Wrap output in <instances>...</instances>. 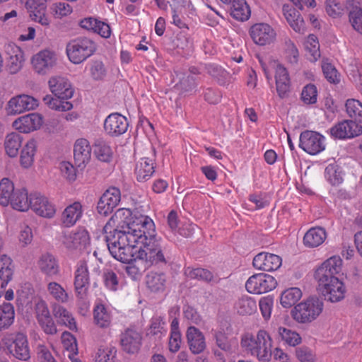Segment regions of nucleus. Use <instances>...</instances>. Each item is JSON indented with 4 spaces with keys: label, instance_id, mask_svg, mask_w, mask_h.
I'll use <instances>...</instances> for the list:
<instances>
[{
    "label": "nucleus",
    "instance_id": "f257e3e1",
    "mask_svg": "<svg viewBox=\"0 0 362 362\" xmlns=\"http://www.w3.org/2000/svg\"><path fill=\"white\" fill-rule=\"evenodd\" d=\"M153 223L150 217L138 211L118 209L103 228L112 256L121 262H129L132 257L130 244L146 240L144 230L151 233Z\"/></svg>",
    "mask_w": 362,
    "mask_h": 362
},
{
    "label": "nucleus",
    "instance_id": "f03ea898",
    "mask_svg": "<svg viewBox=\"0 0 362 362\" xmlns=\"http://www.w3.org/2000/svg\"><path fill=\"white\" fill-rule=\"evenodd\" d=\"M146 232V230H144ZM155 224L151 233H145L146 240L141 243L130 244L131 254L132 257L129 262L139 261L143 264V269L145 270L152 265L165 264L167 262L165 256V247L160 238H156Z\"/></svg>",
    "mask_w": 362,
    "mask_h": 362
},
{
    "label": "nucleus",
    "instance_id": "7ed1b4c3",
    "mask_svg": "<svg viewBox=\"0 0 362 362\" xmlns=\"http://www.w3.org/2000/svg\"><path fill=\"white\" fill-rule=\"evenodd\" d=\"M242 349L257 357L259 361H269L272 356L273 339L269 333L261 329L256 334L247 332L242 335L240 340Z\"/></svg>",
    "mask_w": 362,
    "mask_h": 362
},
{
    "label": "nucleus",
    "instance_id": "20e7f679",
    "mask_svg": "<svg viewBox=\"0 0 362 362\" xmlns=\"http://www.w3.org/2000/svg\"><path fill=\"white\" fill-rule=\"evenodd\" d=\"M259 62L268 81L272 79V72H274L278 95L281 98L287 97L291 90V78L287 69L276 61H269L267 64L262 58H259Z\"/></svg>",
    "mask_w": 362,
    "mask_h": 362
},
{
    "label": "nucleus",
    "instance_id": "39448f33",
    "mask_svg": "<svg viewBox=\"0 0 362 362\" xmlns=\"http://www.w3.org/2000/svg\"><path fill=\"white\" fill-rule=\"evenodd\" d=\"M323 310L322 300L317 297H310L296 305L291 310V315L296 322L308 324L317 320Z\"/></svg>",
    "mask_w": 362,
    "mask_h": 362
},
{
    "label": "nucleus",
    "instance_id": "423d86ee",
    "mask_svg": "<svg viewBox=\"0 0 362 362\" xmlns=\"http://www.w3.org/2000/svg\"><path fill=\"white\" fill-rule=\"evenodd\" d=\"M96 50L95 43L88 37H80L67 44L66 54L71 62L75 64L84 62Z\"/></svg>",
    "mask_w": 362,
    "mask_h": 362
},
{
    "label": "nucleus",
    "instance_id": "0eeeda50",
    "mask_svg": "<svg viewBox=\"0 0 362 362\" xmlns=\"http://www.w3.org/2000/svg\"><path fill=\"white\" fill-rule=\"evenodd\" d=\"M318 290L325 298L331 303H338L344 299L347 289L345 284L338 277L315 279Z\"/></svg>",
    "mask_w": 362,
    "mask_h": 362
},
{
    "label": "nucleus",
    "instance_id": "6e6552de",
    "mask_svg": "<svg viewBox=\"0 0 362 362\" xmlns=\"http://www.w3.org/2000/svg\"><path fill=\"white\" fill-rule=\"evenodd\" d=\"M90 273L86 261L79 260L74 267V291L77 300H83L88 295Z\"/></svg>",
    "mask_w": 362,
    "mask_h": 362
},
{
    "label": "nucleus",
    "instance_id": "1a4fd4ad",
    "mask_svg": "<svg viewBox=\"0 0 362 362\" xmlns=\"http://www.w3.org/2000/svg\"><path fill=\"white\" fill-rule=\"evenodd\" d=\"M62 243L69 252L78 253L89 245L90 235L85 228H78L74 231L64 234Z\"/></svg>",
    "mask_w": 362,
    "mask_h": 362
},
{
    "label": "nucleus",
    "instance_id": "9d476101",
    "mask_svg": "<svg viewBox=\"0 0 362 362\" xmlns=\"http://www.w3.org/2000/svg\"><path fill=\"white\" fill-rule=\"evenodd\" d=\"M58 57L57 53L51 49H42L31 58V65L33 70L38 74L46 75L55 67Z\"/></svg>",
    "mask_w": 362,
    "mask_h": 362
},
{
    "label": "nucleus",
    "instance_id": "9b49d317",
    "mask_svg": "<svg viewBox=\"0 0 362 362\" xmlns=\"http://www.w3.org/2000/svg\"><path fill=\"white\" fill-rule=\"evenodd\" d=\"M277 286L275 278L264 273L256 274L251 276L245 283L246 290L254 294H262L269 292Z\"/></svg>",
    "mask_w": 362,
    "mask_h": 362
},
{
    "label": "nucleus",
    "instance_id": "f8f14e48",
    "mask_svg": "<svg viewBox=\"0 0 362 362\" xmlns=\"http://www.w3.org/2000/svg\"><path fill=\"white\" fill-rule=\"evenodd\" d=\"M249 34L253 42L259 46L270 45L276 40V30L266 23H257L252 25Z\"/></svg>",
    "mask_w": 362,
    "mask_h": 362
},
{
    "label": "nucleus",
    "instance_id": "ddd939ff",
    "mask_svg": "<svg viewBox=\"0 0 362 362\" xmlns=\"http://www.w3.org/2000/svg\"><path fill=\"white\" fill-rule=\"evenodd\" d=\"M299 146L310 155L318 154L325 149V137L316 132L305 131L300 135Z\"/></svg>",
    "mask_w": 362,
    "mask_h": 362
},
{
    "label": "nucleus",
    "instance_id": "4468645a",
    "mask_svg": "<svg viewBox=\"0 0 362 362\" xmlns=\"http://www.w3.org/2000/svg\"><path fill=\"white\" fill-rule=\"evenodd\" d=\"M44 124L43 116L33 112L18 117L12 124L13 127L21 133L28 134L40 129Z\"/></svg>",
    "mask_w": 362,
    "mask_h": 362
},
{
    "label": "nucleus",
    "instance_id": "2eb2a0df",
    "mask_svg": "<svg viewBox=\"0 0 362 362\" xmlns=\"http://www.w3.org/2000/svg\"><path fill=\"white\" fill-rule=\"evenodd\" d=\"M38 106V101L28 95H19L13 97L8 102L6 111L9 115H19L25 111L35 109Z\"/></svg>",
    "mask_w": 362,
    "mask_h": 362
},
{
    "label": "nucleus",
    "instance_id": "dca6fc26",
    "mask_svg": "<svg viewBox=\"0 0 362 362\" xmlns=\"http://www.w3.org/2000/svg\"><path fill=\"white\" fill-rule=\"evenodd\" d=\"M121 199L120 190L117 187H110L100 197L97 209L100 214L107 216L118 205Z\"/></svg>",
    "mask_w": 362,
    "mask_h": 362
},
{
    "label": "nucleus",
    "instance_id": "f3484780",
    "mask_svg": "<svg viewBox=\"0 0 362 362\" xmlns=\"http://www.w3.org/2000/svg\"><path fill=\"white\" fill-rule=\"evenodd\" d=\"M330 133L337 139H351L362 134V126L353 120H344L332 127Z\"/></svg>",
    "mask_w": 362,
    "mask_h": 362
},
{
    "label": "nucleus",
    "instance_id": "a211bd4d",
    "mask_svg": "<svg viewBox=\"0 0 362 362\" xmlns=\"http://www.w3.org/2000/svg\"><path fill=\"white\" fill-rule=\"evenodd\" d=\"M128 126L127 117L117 112L109 115L104 122L105 132L112 136L124 134L127 131Z\"/></svg>",
    "mask_w": 362,
    "mask_h": 362
},
{
    "label": "nucleus",
    "instance_id": "6ab92c4d",
    "mask_svg": "<svg viewBox=\"0 0 362 362\" xmlns=\"http://www.w3.org/2000/svg\"><path fill=\"white\" fill-rule=\"evenodd\" d=\"M30 209L38 216L52 218L54 216L57 209L55 205L47 197L40 193H33Z\"/></svg>",
    "mask_w": 362,
    "mask_h": 362
},
{
    "label": "nucleus",
    "instance_id": "aec40b11",
    "mask_svg": "<svg viewBox=\"0 0 362 362\" xmlns=\"http://www.w3.org/2000/svg\"><path fill=\"white\" fill-rule=\"evenodd\" d=\"M50 91L59 98L69 99L74 95L70 81L62 76H53L48 81Z\"/></svg>",
    "mask_w": 362,
    "mask_h": 362
},
{
    "label": "nucleus",
    "instance_id": "412c9836",
    "mask_svg": "<svg viewBox=\"0 0 362 362\" xmlns=\"http://www.w3.org/2000/svg\"><path fill=\"white\" fill-rule=\"evenodd\" d=\"M5 52L8 56L6 68L11 74L18 73L23 67L24 62V53L21 48L13 43H9L5 47Z\"/></svg>",
    "mask_w": 362,
    "mask_h": 362
},
{
    "label": "nucleus",
    "instance_id": "4be33fe9",
    "mask_svg": "<svg viewBox=\"0 0 362 362\" xmlns=\"http://www.w3.org/2000/svg\"><path fill=\"white\" fill-rule=\"evenodd\" d=\"M282 264L281 257L277 255L269 252H260L253 259L254 267L265 272L277 270Z\"/></svg>",
    "mask_w": 362,
    "mask_h": 362
},
{
    "label": "nucleus",
    "instance_id": "5701e85b",
    "mask_svg": "<svg viewBox=\"0 0 362 362\" xmlns=\"http://www.w3.org/2000/svg\"><path fill=\"white\" fill-rule=\"evenodd\" d=\"M342 269V259L339 256H333L325 260L315 272V279L337 277Z\"/></svg>",
    "mask_w": 362,
    "mask_h": 362
},
{
    "label": "nucleus",
    "instance_id": "b1692460",
    "mask_svg": "<svg viewBox=\"0 0 362 362\" xmlns=\"http://www.w3.org/2000/svg\"><path fill=\"white\" fill-rule=\"evenodd\" d=\"M26 8L32 20L44 26L49 25L50 21L46 15V0H28Z\"/></svg>",
    "mask_w": 362,
    "mask_h": 362
},
{
    "label": "nucleus",
    "instance_id": "393cba45",
    "mask_svg": "<svg viewBox=\"0 0 362 362\" xmlns=\"http://www.w3.org/2000/svg\"><path fill=\"white\" fill-rule=\"evenodd\" d=\"M8 350L15 358L19 360L27 361L30 358L28 339L23 333L16 334L12 344L8 346Z\"/></svg>",
    "mask_w": 362,
    "mask_h": 362
},
{
    "label": "nucleus",
    "instance_id": "a878e982",
    "mask_svg": "<svg viewBox=\"0 0 362 362\" xmlns=\"http://www.w3.org/2000/svg\"><path fill=\"white\" fill-rule=\"evenodd\" d=\"M40 271L47 276L52 277L58 276L60 272V267L57 259L50 253L42 254L37 262Z\"/></svg>",
    "mask_w": 362,
    "mask_h": 362
},
{
    "label": "nucleus",
    "instance_id": "bb28decb",
    "mask_svg": "<svg viewBox=\"0 0 362 362\" xmlns=\"http://www.w3.org/2000/svg\"><path fill=\"white\" fill-rule=\"evenodd\" d=\"M283 12L287 23L292 29L296 33L304 34L306 31V26L299 11L289 5H284Z\"/></svg>",
    "mask_w": 362,
    "mask_h": 362
},
{
    "label": "nucleus",
    "instance_id": "cd10ccee",
    "mask_svg": "<svg viewBox=\"0 0 362 362\" xmlns=\"http://www.w3.org/2000/svg\"><path fill=\"white\" fill-rule=\"evenodd\" d=\"M83 213V206L79 202H75L67 206L62 214L61 221L66 227H71L79 221Z\"/></svg>",
    "mask_w": 362,
    "mask_h": 362
},
{
    "label": "nucleus",
    "instance_id": "c85d7f7f",
    "mask_svg": "<svg viewBox=\"0 0 362 362\" xmlns=\"http://www.w3.org/2000/svg\"><path fill=\"white\" fill-rule=\"evenodd\" d=\"M141 337L136 331L128 329L121 335L120 342L123 350L134 354L138 351L141 345Z\"/></svg>",
    "mask_w": 362,
    "mask_h": 362
},
{
    "label": "nucleus",
    "instance_id": "c756f323",
    "mask_svg": "<svg viewBox=\"0 0 362 362\" xmlns=\"http://www.w3.org/2000/svg\"><path fill=\"white\" fill-rule=\"evenodd\" d=\"M186 335L189 349L193 354H198L205 349V338L199 329L191 326L187 329Z\"/></svg>",
    "mask_w": 362,
    "mask_h": 362
},
{
    "label": "nucleus",
    "instance_id": "7c9ffc66",
    "mask_svg": "<svg viewBox=\"0 0 362 362\" xmlns=\"http://www.w3.org/2000/svg\"><path fill=\"white\" fill-rule=\"evenodd\" d=\"M33 194H28L25 189H16L9 204L15 210L27 211L31 207Z\"/></svg>",
    "mask_w": 362,
    "mask_h": 362
},
{
    "label": "nucleus",
    "instance_id": "2f4dec72",
    "mask_svg": "<svg viewBox=\"0 0 362 362\" xmlns=\"http://www.w3.org/2000/svg\"><path fill=\"white\" fill-rule=\"evenodd\" d=\"M155 169V163L153 159L144 157L136 164L134 173L139 182H144L153 175Z\"/></svg>",
    "mask_w": 362,
    "mask_h": 362
},
{
    "label": "nucleus",
    "instance_id": "473e14b6",
    "mask_svg": "<svg viewBox=\"0 0 362 362\" xmlns=\"http://www.w3.org/2000/svg\"><path fill=\"white\" fill-rule=\"evenodd\" d=\"M91 148L89 141L83 138L76 141L74 148V159L78 165H85L90 159Z\"/></svg>",
    "mask_w": 362,
    "mask_h": 362
},
{
    "label": "nucleus",
    "instance_id": "72a5a7b5",
    "mask_svg": "<svg viewBox=\"0 0 362 362\" xmlns=\"http://www.w3.org/2000/svg\"><path fill=\"white\" fill-rule=\"evenodd\" d=\"M37 147V141L34 139H29L23 146L20 154V164L23 168H29L33 165Z\"/></svg>",
    "mask_w": 362,
    "mask_h": 362
},
{
    "label": "nucleus",
    "instance_id": "f704fd0d",
    "mask_svg": "<svg viewBox=\"0 0 362 362\" xmlns=\"http://www.w3.org/2000/svg\"><path fill=\"white\" fill-rule=\"evenodd\" d=\"M52 312L59 323L65 325L72 331L77 330L76 322L73 315L65 307L59 304H55L52 307Z\"/></svg>",
    "mask_w": 362,
    "mask_h": 362
},
{
    "label": "nucleus",
    "instance_id": "c9c22d12",
    "mask_svg": "<svg viewBox=\"0 0 362 362\" xmlns=\"http://www.w3.org/2000/svg\"><path fill=\"white\" fill-rule=\"evenodd\" d=\"M93 154L100 162L110 163L114 153L110 144L103 139H97L93 145Z\"/></svg>",
    "mask_w": 362,
    "mask_h": 362
},
{
    "label": "nucleus",
    "instance_id": "e433bc0d",
    "mask_svg": "<svg viewBox=\"0 0 362 362\" xmlns=\"http://www.w3.org/2000/svg\"><path fill=\"white\" fill-rule=\"evenodd\" d=\"M327 238L325 230L321 227L309 229L303 237V244L308 247H316L322 245Z\"/></svg>",
    "mask_w": 362,
    "mask_h": 362
},
{
    "label": "nucleus",
    "instance_id": "4c0bfd02",
    "mask_svg": "<svg viewBox=\"0 0 362 362\" xmlns=\"http://www.w3.org/2000/svg\"><path fill=\"white\" fill-rule=\"evenodd\" d=\"M13 275L11 259L6 256L0 257V297L3 295L8 283Z\"/></svg>",
    "mask_w": 362,
    "mask_h": 362
},
{
    "label": "nucleus",
    "instance_id": "58836bf2",
    "mask_svg": "<svg viewBox=\"0 0 362 362\" xmlns=\"http://www.w3.org/2000/svg\"><path fill=\"white\" fill-rule=\"evenodd\" d=\"M47 292L49 296L59 303L69 301L70 295L65 288L57 281H49L47 284Z\"/></svg>",
    "mask_w": 362,
    "mask_h": 362
},
{
    "label": "nucleus",
    "instance_id": "ea45409f",
    "mask_svg": "<svg viewBox=\"0 0 362 362\" xmlns=\"http://www.w3.org/2000/svg\"><path fill=\"white\" fill-rule=\"evenodd\" d=\"M228 3L230 4V15L235 19L244 21L249 18L250 9L245 0H230Z\"/></svg>",
    "mask_w": 362,
    "mask_h": 362
},
{
    "label": "nucleus",
    "instance_id": "a19ab883",
    "mask_svg": "<svg viewBox=\"0 0 362 362\" xmlns=\"http://www.w3.org/2000/svg\"><path fill=\"white\" fill-rule=\"evenodd\" d=\"M349 78L355 84L356 88L362 90V65L356 59H352L346 68Z\"/></svg>",
    "mask_w": 362,
    "mask_h": 362
},
{
    "label": "nucleus",
    "instance_id": "79ce46f5",
    "mask_svg": "<svg viewBox=\"0 0 362 362\" xmlns=\"http://www.w3.org/2000/svg\"><path fill=\"white\" fill-rule=\"evenodd\" d=\"M22 145V136L16 133L12 132L5 138L4 148L6 154L11 158H15L18 154L19 148Z\"/></svg>",
    "mask_w": 362,
    "mask_h": 362
},
{
    "label": "nucleus",
    "instance_id": "37998d69",
    "mask_svg": "<svg viewBox=\"0 0 362 362\" xmlns=\"http://www.w3.org/2000/svg\"><path fill=\"white\" fill-rule=\"evenodd\" d=\"M302 297L301 290L296 287L286 289L281 294L280 303L284 308H291Z\"/></svg>",
    "mask_w": 362,
    "mask_h": 362
},
{
    "label": "nucleus",
    "instance_id": "c03bdc74",
    "mask_svg": "<svg viewBox=\"0 0 362 362\" xmlns=\"http://www.w3.org/2000/svg\"><path fill=\"white\" fill-rule=\"evenodd\" d=\"M93 317L95 324L100 327H107L111 323V315L103 304L95 305Z\"/></svg>",
    "mask_w": 362,
    "mask_h": 362
},
{
    "label": "nucleus",
    "instance_id": "a18cd8bd",
    "mask_svg": "<svg viewBox=\"0 0 362 362\" xmlns=\"http://www.w3.org/2000/svg\"><path fill=\"white\" fill-rule=\"evenodd\" d=\"M14 317V308L11 303H4L0 305V330L11 325Z\"/></svg>",
    "mask_w": 362,
    "mask_h": 362
},
{
    "label": "nucleus",
    "instance_id": "49530a36",
    "mask_svg": "<svg viewBox=\"0 0 362 362\" xmlns=\"http://www.w3.org/2000/svg\"><path fill=\"white\" fill-rule=\"evenodd\" d=\"M67 99L54 98L52 95H47L44 97L43 101L49 108L57 111H69L73 108V105Z\"/></svg>",
    "mask_w": 362,
    "mask_h": 362
},
{
    "label": "nucleus",
    "instance_id": "de8ad7c7",
    "mask_svg": "<svg viewBox=\"0 0 362 362\" xmlns=\"http://www.w3.org/2000/svg\"><path fill=\"white\" fill-rule=\"evenodd\" d=\"M15 191L13 182L8 178H3L0 182V204L8 206Z\"/></svg>",
    "mask_w": 362,
    "mask_h": 362
},
{
    "label": "nucleus",
    "instance_id": "09e8293b",
    "mask_svg": "<svg viewBox=\"0 0 362 362\" xmlns=\"http://www.w3.org/2000/svg\"><path fill=\"white\" fill-rule=\"evenodd\" d=\"M304 45L308 59L316 62L320 57V45L317 37L312 34L309 35Z\"/></svg>",
    "mask_w": 362,
    "mask_h": 362
},
{
    "label": "nucleus",
    "instance_id": "8fccbe9b",
    "mask_svg": "<svg viewBox=\"0 0 362 362\" xmlns=\"http://www.w3.org/2000/svg\"><path fill=\"white\" fill-rule=\"evenodd\" d=\"M146 284L151 291H163L166 284L165 275L163 273H151L147 276Z\"/></svg>",
    "mask_w": 362,
    "mask_h": 362
},
{
    "label": "nucleus",
    "instance_id": "3c124183",
    "mask_svg": "<svg viewBox=\"0 0 362 362\" xmlns=\"http://www.w3.org/2000/svg\"><path fill=\"white\" fill-rule=\"evenodd\" d=\"M278 335L284 343L291 346L300 344L302 341L298 332L284 327L278 328Z\"/></svg>",
    "mask_w": 362,
    "mask_h": 362
},
{
    "label": "nucleus",
    "instance_id": "603ef678",
    "mask_svg": "<svg viewBox=\"0 0 362 362\" xmlns=\"http://www.w3.org/2000/svg\"><path fill=\"white\" fill-rule=\"evenodd\" d=\"M235 308L240 315H251L256 310L257 305L252 298L243 296L238 300Z\"/></svg>",
    "mask_w": 362,
    "mask_h": 362
},
{
    "label": "nucleus",
    "instance_id": "864d4df0",
    "mask_svg": "<svg viewBox=\"0 0 362 362\" xmlns=\"http://www.w3.org/2000/svg\"><path fill=\"white\" fill-rule=\"evenodd\" d=\"M346 110L348 115L355 122L362 123V103L355 99H349L346 103Z\"/></svg>",
    "mask_w": 362,
    "mask_h": 362
},
{
    "label": "nucleus",
    "instance_id": "5fc2aeb1",
    "mask_svg": "<svg viewBox=\"0 0 362 362\" xmlns=\"http://www.w3.org/2000/svg\"><path fill=\"white\" fill-rule=\"evenodd\" d=\"M185 275L189 279H197L204 281H211L213 279L212 273L203 268L187 267L185 269Z\"/></svg>",
    "mask_w": 362,
    "mask_h": 362
},
{
    "label": "nucleus",
    "instance_id": "6e6d98bb",
    "mask_svg": "<svg viewBox=\"0 0 362 362\" xmlns=\"http://www.w3.org/2000/svg\"><path fill=\"white\" fill-rule=\"evenodd\" d=\"M116 357V348L107 346L98 349L95 357V362H115Z\"/></svg>",
    "mask_w": 362,
    "mask_h": 362
},
{
    "label": "nucleus",
    "instance_id": "4d7b16f0",
    "mask_svg": "<svg viewBox=\"0 0 362 362\" xmlns=\"http://www.w3.org/2000/svg\"><path fill=\"white\" fill-rule=\"evenodd\" d=\"M325 177L332 185H337L343 181V174L341 168L334 164H330L325 168Z\"/></svg>",
    "mask_w": 362,
    "mask_h": 362
},
{
    "label": "nucleus",
    "instance_id": "13d9d810",
    "mask_svg": "<svg viewBox=\"0 0 362 362\" xmlns=\"http://www.w3.org/2000/svg\"><path fill=\"white\" fill-rule=\"evenodd\" d=\"M284 54L288 63L297 64L299 58L298 49L291 39H286L284 44Z\"/></svg>",
    "mask_w": 362,
    "mask_h": 362
},
{
    "label": "nucleus",
    "instance_id": "bf43d9fd",
    "mask_svg": "<svg viewBox=\"0 0 362 362\" xmlns=\"http://www.w3.org/2000/svg\"><path fill=\"white\" fill-rule=\"evenodd\" d=\"M62 340L64 349L69 352L68 357L71 358L75 356L78 353L76 338L71 333L64 332L62 335Z\"/></svg>",
    "mask_w": 362,
    "mask_h": 362
},
{
    "label": "nucleus",
    "instance_id": "052dcab7",
    "mask_svg": "<svg viewBox=\"0 0 362 362\" xmlns=\"http://www.w3.org/2000/svg\"><path fill=\"white\" fill-rule=\"evenodd\" d=\"M301 100L304 104L313 105L317 100V89L313 84H308L303 87L301 95Z\"/></svg>",
    "mask_w": 362,
    "mask_h": 362
},
{
    "label": "nucleus",
    "instance_id": "680f3d73",
    "mask_svg": "<svg viewBox=\"0 0 362 362\" xmlns=\"http://www.w3.org/2000/svg\"><path fill=\"white\" fill-rule=\"evenodd\" d=\"M349 20L354 30L362 35V8L354 7L349 13Z\"/></svg>",
    "mask_w": 362,
    "mask_h": 362
},
{
    "label": "nucleus",
    "instance_id": "e2e57ef3",
    "mask_svg": "<svg viewBox=\"0 0 362 362\" xmlns=\"http://www.w3.org/2000/svg\"><path fill=\"white\" fill-rule=\"evenodd\" d=\"M59 168L62 175L69 182H73L76 179V170L74 166L68 161L59 163Z\"/></svg>",
    "mask_w": 362,
    "mask_h": 362
},
{
    "label": "nucleus",
    "instance_id": "0e129e2a",
    "mask_svg": "<svg viewBox=\"0 0 362 362\" xmlns=\"http://www.w3.org/2000/svg\"><path fill=\"white\" fill-rule=\"evenodd\" d=\"M37 322L45 334L53 335L57 333V326L51 314L44 317H41L37 320Z\"/></svg>",
    "mask_w": 362,
    "mask_h": 362
},
{
    "label": "nucleus",
    "instance_id": "69168bd1",
    "mask_svg": "<svg viewBox=\"0 0 362 362\" xmlns=\"http://www.w3.org/2000/svg\"><path fill=\"white\" fill-rule=\"evenodd\" d=\"M344 11V6L337 0L326 1V12L332 17L337 18L341 16Z\"/></svg>",
    "mask_w": 362,
    "mask_h": 362
},
{
    "label": "nucleus",
    "instance_id": "338daca9",
    "mask_svg": "<svg viewBox=\"0 0 362 362\" xmlns=\"http://www.w3.org/2000/svg\"><path fill=\"white\" fill-rule=\"evenodd\" d=\"M34 313L36 320L50 315L47 302L41 298L34 300Z\"/></svg>",
    "mask_w": 362,
    "mask_h": 362
},
{
    "label": "nucleus",
    "instance_id": "774afa93",
    "mask_svg": "<svg viewBox=\"0 0 362 362\" xmlns=\"http://www.w3.org/2000/svg\"><path fill=\"white\" fill-rule=\"evenodd\" d=\"M296 356L300 362H315L316 355L310 348L301 346L296 349Z\"/></svg>",
    "mask_w": 362,
    "mask_h": 362
}]
</instances>
